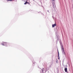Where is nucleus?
Instances as JSON below:
<instances>
[{
  "label": "nucleus",
  "instance_id": "f257e3e1",
  "mask_svg": "<svg viewBox=\"0 0 73 73\" xmlns=\"http://www.w3.org/2000/svg\"><path fill=\"white\" fill-rule=\"evenodd\" d=\"M61 48L62 53H63L64 54H65V51H64V47H63V46H62V45H61Z\"/></svg>",
  "mask_w": 73,
  "mask_h": 73
},
{
  "label": "nucleus",
  "instance_id": "f03ea898",
  "mask_svg": "<svg viewBox=\"0 0 73 73\" xmlns=\"http://www.w3.org/2000/svg\"><path fill=\"white\" fill-rule=\"evenodd\" d=\"M7 42H4L1 44L2 45H7Z\"/></svg>",
  "mask_w": 73,
  "mask_h": 73
},
{
  "label": "nucleus",
  "instance_id": "7ed1b4c3",
  "mask_svg": "<svg viewBox=\"0 0 73 73\" xmlns=\"http://www.w3.org/2000/svg\"><path fill=\"white\" fill-rule=\"evenodd\" d=\"M28 4L29 5H30V3L29 2H28L27 1H26L25 3L24 4L25 5L26 4Z\"/></svg>",
  "mask_w": 73,
  "mask_h": 73
},
{
  "label": "nucleus",
  "instance_id": "20e7f679",
  "mask_svg": "<svg viewBox=\"0 0 73 73\" xmlns=\"http://www.w3.org/2000/svg\"><path fill=\"white\" fill-rule=\"evenodd\" d=\"M65 71V72H67V68H66L64 69Z\"/></svg>",
  "mask_w": 73,
  "mask_h": 73
},
{
  "label": "nucleus",
  "instance_id": "39448f33",
  "mask_svg": "<svg viewBox=\"0 0 73 73\" xmlns=\"http://www.w3.org/2000/svg\"><path fill=\"white\" fill-rule=\"evenodd\" d=\"M54 27H55V24L54 25H52V28H54Z\"/></svg>",
  "mask_w": 73,
  "mask_h": 73
},
{
  "label": "nucleus",
  "instance_id": "423d86ee",
  "mask_svg": "<svg viewBox=\"0 0 73 73\" xmlns=\"http://www.w3.org/2000/svg\"><path fill=\"white\" fill-rule=\"evenodd\" d=\"M44 68H43L42 69V72H43L44 71Z\"/></svg>",
  "mask_w": 73,
  "mask_h": 73
},
{
  "label": "nucleus",
  "instance_id": "0eeeda50",
  "mask_svg": "<svg viewBox=\"0 0 73 73\" xmlns=\"http://www.w3.org/2000/svg\"><path fill=\"white\" fill-rule=\"evenodd\" d=\"M7 1H12V0H7Z\"/></svg>",
  "mask_w": 73,
  "mask_h": 73
},
{
  "label": "nucleus",
  "instance_id": "6e6552de",
  "mask_svg": "<svg viewBox=\"0 0 73 73\" xmlns=\"http://www.w3.org/2000/svg\"><path fill=\"white\" fill-rule=\"evenodd\" d=\"M56 63H58V61L57 60L56 61Z\"/></svg>",
  "mask_w": 73,
  "mask_h": 73
},
{
  "label": "nucleus",
  "instance_id": "1a4fd4ad",
  "mask_svg": "<svg viewBox=\"0 0 73 73\" xmlns=\"http://www.w3.org/2000/svg\"><path fill=\"white\" fill-rule=\"evenodd\" d=\"M55 26H56V25L55 24Z\"/></svg>",
  "mask_w": 73,
  "mask_h": 73
},
{
  "label": "nucleus",
  "instance_id": "9d476101",
  "mask_svg": "<svg viewBox=\"0 0 73 73\" xmlns=\"http://www.w3.org/2000/svg\"><path fill=\"white\" fill-rule=\"evenodd\" d=\"M52 0L53 1H54V0Z\"/></svg>",
  "mask_w": 73,
  "mask_h": 73
},
{
  "label": "nucleus",
  "instance_id": "9b49d317",
  "mask_svg": "<svg viewBox=\"0 0 73 73\" xmlns=\"http://www.w3.org/2000/svg\"><path fill=\"white\" fill-rule=\"evenodd\" d=\"M14 0H12V1H14Z\"/></svg>",
  "mask_w": 73,
  "mask_h": 73
}]
</instances>
